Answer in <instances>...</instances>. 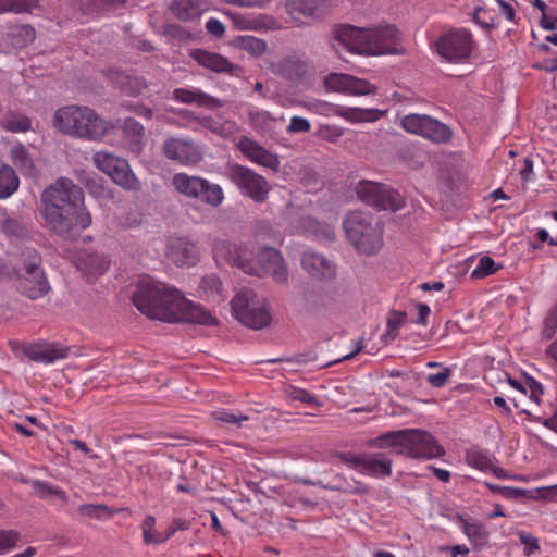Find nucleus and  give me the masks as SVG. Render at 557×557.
<instances>
[{"label":"nucleus","mask_w":557,"mask_h":557,"mask_svg":"<svg viewBox=\"0 0 557 557\" xmlns=\"http://www.w3.org/2000/svg\"><path fill=\"white\" fill-rule=\"evenodd\" d=\"M519 540L522 544L525 545L528 555H530L539 549L537 540L535 537H533L532 535L521 532V533H519Z\"/></svg>","instance_id":"nucleus-60"},{"label":"nucleus","mask_w":557,"mask_h":557,"mask_svg":"<svg viewBox=\"0 0 557 557\" xmlns=\"http://www.w3.org/2000/svg\"><path fill=\"white\" fill-rule=\"evenodd\" d=\"M311 129L310 122L301 116H293L289 125L287 126L288 133H308Z\"/></svg>","instance_id":"nucleus-51"},{"label":"nucleus","mask_w":557,"mask_h":557,"mask_svg":"<svg viewBox=\"0 0 557 557\" xmlns=\"http://www.w3.org/2000/svg\"><path fill=\"white\" fill-rule=\"evenodd\" d=\"M70 348L60 343L38 342L25 345L24 355L30 360L44 364H51L57 360L65 359Z\"/></svg>","instance_id":"nucleus-17"},{"label":"nucleus","mask_w":557,"mask_h":557,"mask_svg":"<svg viewBox=\"0 0 557 557\" xmlns=\"http://www.w3.org/2000/svg\"><path fill=\"white\" fill-rule=\"evenodd\" d=\"M421 137L434 144H445L451 139L453 131L445 123L432 117Z\"/></svg>","instance_id":"nucleus-32"},{"label":"nucleus","mask_w":557,"mask_h":557,"mask_svg":"<svg viewBox=\"0 0 557 557\" xmlns=\"http://www.w3.org/2000/svg\"><path fill=\"white\" fill-rule=\"evenodd\" d=\"M432 116L426 114L410 113L401 117L400 126L410 134L422 136Z\"/></svg>","instance_id":"nucleus-39"},{"label":"nucleus","mask_w":557,"mask_h":557,"mask_svg":"<svg viewBox=\"0 0 557 557\" xmlns=\"http://www.w3.org/2000/svg\"><path fill=\"white\" fill-rule=\"evenodd\" d=\"M239 26L243 29L260 30L264 27V24L262 23V21L260 18L255 17V18H248V20L243 21L239 24Z\"/></svg>","instance_id":"nucleus-62"},{"label":"nucleus","mask_w":557,"mask_h":557,"mask_svg":"<svg viewBox=\"0 0 557 557\" xmlns=\"http://www.w3.org/2000/svg\"><path fill=\"white\" fill-rule=\"evenodd\" d=\"M287 396L292 401H299L311 407H318L321 405L315 396L299 387L290 386L287 389Z\"/></svg>","instance_id":"nucleus-45"},{"label":"nucleus","mask_w":557,"mask_h":557,"mask_svg":"<svg viewBox=\"0 0 557 557\" xmlns=\"http://www.w3.org/2000/svg\"><path fill=\"white\" fill-rule=\"evenodd\" d=\"M356 193L363 202L382 210L397 211L405 206V199L397 190L372 181L359 182Z\"/></svg>","instance_id":"nucleus-9"},{"label":"nucleus","mask_w":557,"mask_h":557,"mask_svg":"<svg viewBox=\"0 0 557 557\" xmlns=\"http://www.w3.org/2000/svg\"><path fill=\"white\" fill-rule=\"evenodd\" d=\"M444 453V448L429 432L418 429H407L405 456L414 459H432L442 457Z\"/></svg>","instance_id":"nucleus-13"},{"label":"nucleus","mask_w":557,"mask_h":557,"mask_svg":"<svg viewBox=\"0 0 557 557\" xmlns=\"http://www.w3.org/2000/svg\"><path fill=\"white\" fill-rule=\"evenodd\" d=\"M171 9L183 21L198 18L203 12V7L199 0H175Z\"/></svg>","instance_id":"nucleus-33"},{"label":"nucleus","mask_w":557,"mask_h":557,"mask_svg":"<svg viewBox=\"0 0 557 557\" xmlns=\"http://www.w3.org/2000/svg\"><path fill=\"white\" fill-rule=\"evenodd\" d=\"M497 270L498 267H496L495 261L491 257H482L472 270L471 277L483 278L495 273Z\"/></svg>","instance_id":"nucleus-46"},{"label":"nucleus","mask_w":557,"mask_h":557,"mask_svg":"<svg viewBox=\"0 0 557 557\" xmlns=\"http://www.w3.org/2000/svg\"><path fill=\"white\" fill-rule=\"evenodd\" d=\"M348 242L360 255H376L383 247V226L370 213L350 212L344 220Z\"/></svg>","instance_id":"nucleus-6"},{"label":"nucleus","mask_w":557,"mask_h":557,"mask_svg":"<svg viewBox=\"0 0 557 557\" xmlns=\"http://www.w3.org/2000/svg\"><path fill=\"white\" fill-rule=\"evenodd\" d=\"M168 256L178 267H190L198 261L195 244L185 238H174L169 244Z\"/></svg>","instance_id":"nucleus-23"},{"label":"nucleus","mask_w":557,"mask_h":557,"mask_svg":"<svg viewBox=\"0 0 557 557\" xmlns=\"http://www.w3.org/2000/svg\"><path fill=\"white\" fill-rule=\"evenodd\" d=\"M11 159L24 176L35 177L37 175L34 161L22 144H16L11 148Z\"/></svg>","instance_id":"nucleus-29"},{"label":"nucleus","mask_w":557,"mask_h":557,"mask_svg":"<svg viewBox=\"0 0 557 557\" xmlns=\"http://www.w3.org/2000/svg\"><path fill=\"white\" fill-rule=\"evenodd\" d=\"M235 318L244 325L260 330L271 322L264 299L250 288H242L232 300Z\"/></svg>","instance_id":"nucleus-7"},{"label":"nucleus","mask_w":557,"mask_h":557,"mask_svg":"<svg viewBox=\"0 0 557 557\" xmlns=\"http://www.w3.org/2000/svg\"><path fill=\"white\" fill-rule=\"evenodd\" d=\"M338 40L348 50L359 54L385 55L404 53V48L400 45V34L393 25L369 29L346 26L338 32Z\"/></svg>","instance_id":"nucleus-4"},{"label":"nucleus","mask_w":557,"mask_h":557,"mask_svg":"<svg viewBox=\"0 0 557 557\" xmlns=\"http://www.w3.org/2000/svg\"><path fill=\"white\" fill-rule=\"evenodd\" d=\"M18 288L30 299L40 298L49 290L48 281L35 260L25 264Z\"/></svg>","instance_id":"nucleus-15"},{"label":"nucleus","mask_w":557,"mask_h":557,"mask_svg":"<svg viewBox=\"0 0 557 557\" xmlns=\"http://www.w3.org/2000/svg\"><path fill=\"white\" fill-rule=\"evenodd\" d=\"M21 540V535L15 530H0V554H4L13 548Z\"/></svg>","instance_id":"nucleus-49"},{"label":"nucleus","mask_w":557,"mask_h":557,"mask_svg":"<svg viewBox=\"0 0 557 557\" xmlns=\"http://www.w3.org/2000/svg\"><path fill=\"white\" fill-rule=\"evenodd\" d=\"M268 232L269 231V237L272 239V242L274 243H281L282 242V236L278 232L274 231L270 225L268 224H261L260 225V228H259V232H258V236H261V232Z\"/></svg>","instance_id":"nucleus-63"},{"label":"nucleus","mask_w":557,"mask_h":557,"mask_svg":"<svg viewBox=\"0 0 557 557\" xmlns=\"http://www.w3.org/2000/svg\"><path fill=\"white\" fill-rule=\"evenodd\" d=\"M407 314L404 311H392L387 318L386 332L382 336L385 344L393 342L398 336V330L405 324Z\"/></svg>","instance_id":"nucleus-41"},{"label":"nucleus","mask_w":557,"mask_h":557,"mask_svg":"<svg viewBox=\"0 0 557 557\" xmlns=\"http://www.w3.org/2000/svg\"><path fill=\"white\" fill-rule=\"evenodd\" d=\"M195 120L202 128L209 129L221 137H228L235 132V123L223 120L222 117H212L208 115L197 116Z\"/></svg>","instance_id":"nucleus-31"},{"label":"nucleus","mask_w":557,"mask_h":557,"mask_svg":"<svg viewBox=\"0 0 557 557\" xmlns=\"http://www.w3.org/2000/svg\"><path fill=\"white\" fill-rule=\"evenodd\" d=\"M126 108L129 111L134 112L136 115L144 117L146 120H151L153 116L152 110L140 103H129L126 106Z\"/></svg>","instance_id":"nucleus-58"},{"label":"nucleus","mask_w":557,"mask_h":557,"mask_svg":"<svg viewBox=\"0 0 557 557\" xmlns=\"http://www.w3.org/2000/svg\"><path fill=\"white\" fill-rule=\"evenodd\" d=\"M189 529V523L184 519H175L172 524L166 529L162 539L164 542L171 539L177 531Z\"/></svg>","instance_id":"nucleus-55"},{"label":"nucleus","mask_w":557,"mask_h":557,"mask_svg":"<svg viewBox=\"0 0 557 557\" xmlns=\"http://www.w3.org/2000/svg\"><path fill=\"white\" fill-rule=\"evenodd\" d=\"M213 418L218 421L233 424L236 426H242L244 421H247L249 418L246 414H236L228 410H218L212 413Z\"/></svg>","instance_id":"nucleus-48"},{"label":"nucleus","mask_w":557,"mask_h":557,"mask_svg":"<svg viewBox=\"0 0 557 557\" xmlns=\"http://www.w3.org/2000/svg\"><path fill=\"white\" fill-rule=\"evenodd\" d=\"M237 44L242 49L250 52L256 57H260L267 50V42L263 39L248 35L239 36L237 38Z\"/></svg>","instance_id":"nucleus-42"},{"label":"nucleus","mask_w":557,"mask_h":557,"mask_svg":"<svg viewBox=\"0 0 557 557\" xmlns=\"http://www.w3.org/2000/svg\"><path fill=\"white\" fill-rule=\"evenodd\" d=\"M290 13L298 12L306 16L319 17L327 9L326 0H297L288 4Z\"/></svg>","instance_id":"nucleus-35"},{"label":"nucleus","mask_w":557,"mask_h":557,"mask_svg":"<svg viewBox=\"0 0 557 557\" xmlns=\"http://www.w3.org/2000/svg\"><path fill=\"white\" fill-rule=\"evenodd\" d=\"M163 153L182 165H196L203 159L201 147L188 138L172 137L164 140Z\"/></svg>","instance_id":"nucleus-14"},{"label":"nucleus","mask_w":557,"mask_h":557,"mask_svg":"<svg viewBox=\"0 0 557 557\" xmlns=\"http://www.w3.org/2000/svg\"><path fill=\"white\" fill-rule=\"evenodd\" d=\"M248 120L250 125L260 132H269L275 124V119L268 111L258 108L248 110Z\"/></svg>","instance_id":"nucleus-40"},{"label":"nucleus","mask_w":557,"mask_h":557,"mask_svg":"<svg viewBox=\"0 0 557 557\" xmlns=\"http://www.w3.org/2000/svg\"><path fill=\"white\" fill-rule=\"evenodd\" d=\"M34 494L41 498V499H57L61 506L65 505L67 503V495L66 493L48 482L34 480L30 482Z\"/></svg>","instance_id":"nucleus-34"},{"label":"nucleus","mask_w":557,"mask_h":557,"mask_svg":"<svg viewBox=\"0 0 557 557\" xmlns=\"http://www.w3.org/2000/svg\"><path fill=\"white\" fill-rule=\"evenodd\" d=\"M109 259L99 252H88L79 261V268L90 276L103 274L109 268Z\"/></svg>","instance_id":"nucleus-30"},{"label":"nucleus","mask_w":557,"mask_h":557,"mask_svg":"<svg viewBox=\"0 0 557 557\" xmlns=\"http://www.w3.org/2000/svg\"><path fill=\"white\" fill-rule=\"evenodd\" d=\"M435 48L443 59L455 63L461 62L472 52V35L465 29L450 30L435 41Z\"/></svg>","instance_id":"nucleus-12"},{"label":"nucleus","mask_w":557,"mask_h":557,"mask_svg":"<svg viewBox=\"0 0 557 557\" xmlns=\"http://www.w3.org/2000/svg\"><path fill=\"white\" fill-rule=\"evenodd\" d=\"M461 523L463 533L475 548L482 549L487 546L490 532L483 523L470 520H462Z\"/></svg>","instance_id":"nucleus-28"},{"label":"nucleus","mask_w":557,"mask_h":557,"mask_svg":"<svg viewBox=\"0 0 557 557\" xmlns=\"http://www.w3.org/2000/svg\"><path fill=\"white\" fill-rule=\"evenodd\" d=\"M20 185L15 171L9 165L0 168V199H7L13 195Z\"/></svg>","instance_id":"nucleus-37"},{"label":"nucleus","mask_w":557,"mask_h":557,"mask_svg":"<svg viewBox=\"0 0 557 557\" xmlns=\"http://www.w3.org/2000/svg\"><path fill=\"white\" fill-rule=\"evenodd\" d=\"M53 125L61 133L91 140L102 139L113 125L101 119L88 107L67 106L59 109L53 116Z\"/></svg>","instance_id":"nucleus-5"},{"label":"nucleus","mask_w":557,"mask_h":557,"mask_svg":"<svg viewBox=\"0 0 557 557\" xmlns=\"http://www.w3.org/2000/svg\"><path fill=\"white\" fill-rule=\"evenodd\" d=\"M543 386L541 383L535 381L532 377H528L527 380V394H529L530 398L536 403L537 405L541 401V395L543 394Z\"/></svg>","instance_id":"nucleus-52"},{"label":"nucleus","mask_w":557,"mask_h":557,"mask_svg":"<svg viewBox=\"0 0 557 557\" xmlns=\"http://www.w3.org/2000/svg\"><path fill=\"white\" fill-rule=\"evenodd\" d=\"M120 123L127 148L132 152L139 153L144 146L145 127L133 117H127Z\"/></svg>","instance_id":"nucleus-25"},{"label":"nucleus","mask_w":557,"mask_h":557,"mask_svg":"<svg viewBox=\"0 0 557 557\" xmlns=\"http://www.w3.org/2000/svg\"><path fill=\"white\" fill-rule=\"evenodd\" d=\"M197 292L200 298L212 302L219 304L224 300L222 282L215 274L203 276L199 282Z\"/></svg>","instance_id":"nucleus-27"},{"label":"nucleus","mask_w":557,"mask_h":557,"mask_svg":"<svg viewBox=\"0 0 557 557\" xmlns=\"http://www.w3.org/2000/svg\"><path fill=\"white\" fill-rule=\"evenodd\" d=\"M42 216L49 228L65 240H74L91 224L83 189L60 177L41 194Z\"/></svg>","instance_id":"nucleus-2"},{"label":"nucleus","mask_w":557,"mask_h":557,"mask_svg":"<svg viewBox=\"0 0 557 557\" xmlns=\"http://www.w3.org/2000/svg\"><path fill=\"white\" fill-rule=\"evenodd\" d=\"M0 124L4 129L13 133H24L32 127L30 119L16 111H8L3 115Z\"/></svg>","instance_id":"nucleus-36"},{"label":"nucleus","mask_w":557,"mask_h":557,"mask_svg":"<svg viewBox=\"0 0 557 557\" xmlns=\"http://www.w3.org/2000/svg\"><path fill=\"white\" fill-rule=\"evenodd\" d=\"M206 29L209 34L215 37H222L225 33V26L218 18H209L206 23Z\"/></svg>","instance_id":"nucleus-56"},{"label":"nucleus","mask_w":557,"mask_h":557,"mask_svg":"<svg viewBox=\"0 0 557 557\" xmlns=\"http://www.w3.org/2000/svg\"><path fill=\"white\" fill-rule=\"evenodd\" d=\"M325 84L334 91L352 96H364L376 92V87L370 82L348 74H330L325 78Z\"/></svg>","instance_id":"nucleus-16"},{"label":"nucleus","mask_w":557,"mask_h":557,"mask_svg":"<svg viewBox=\"0 0 557 557\" xmlns=\"http://www.w3.org/2000/svg\"><path fill=\"white\" fill-rule=\"evenodd\" d=\"M191 57L197 63L215 73H226L237 76L242 69L230 62L225 57L202 49H196Z\"/></svg>","instance_id":"nucleus-20"},{"label":"nucleus","mask_w":557,"mask_h":557,"mask_svg":"<svg viewBox=\"0 0 557 557\" xmlns=\"http://www.w3.org/2000/svg\"><path fill=\"white\" fill-rule=\"evenodd\" d=\"M39 0H12V12H29L38 5Z\"/></svg>","instance_id":"nucleus-54"},{"label":"nucleus","mask_w":557,"mask_h":557,"mask_svg":"<svg viewBox=\"0 0 557 557\" xmlns=\"http://www.w3.org/2000/svg\"><path fill=\"white\" fill-rule=\"evenodd\" d=\"M132 300L135 307L150 319L168 323H216V319L210 312L186 299L178 289L149 277L138 282Z\"/></svg>","instance_id":"nucleus-1"},{"label":"nucleus","mask_w":557,"mask_h":557,"mask_svg":"<svg viewBox=\"0 0 557 557\" xmlns=\"http://www.w3.org/2000/svg\"><path fill=\"white\" fill-rule=\"evenodd\" d=\"M369 113L370 111H364L360 109H347L342 113V116L351 122H362L370 120L369 117L366 116Z\"/></svg>","instance_id":"nucleus-57"},{"label":"nucleus","mask_w":557,"mask_h":557,"mask_svg":"<svg viewBox=\"0 0 557 557\" xmlns=\"http://www.w3.org/2000/svg\"><path fill=\"white\" fill-rule=\"evenodd\" d=\"M368 445L377 449H389L392 453L405 455L407 447V429L389 431L369 440Z\"/></svg>","instance_id":"nucleus-24"},{"label":"nucleus","mask_w":557,"mask_h":557,"mask_svg":"<svg viewBox=\"0 0 557 557\" xmlns=\"http://www.w3.org/2000/svg\"><path fill=\"white\" fill-rule=\"evenodd\" d=\"M467 462L469 466L484 472L490 471V469H492V459L485 451L472 450L468 453Z\"/></svg>","instance_id":"nucleus-44"},{"label":"nucleus","mask_w":557,"mask_h":557,"mask_svg":"<svg viewBox=\"0 0 557 557\" xmlns=\"http://www.w3.org/2000/svg\"><path fill=\"white\" fill-rule=\"evenodd\" d=\"M337 458L363 475L381 478L392 474L393 462L384 453L354 454L343 451L337 454Z\"/></svg>","instance_id":"nucleus-10"},{"label":"nucleus","mask_w":557,"mask_h":557,"mask_svg":"<svg viewBox=\"0 0 557 557\" xmlns=\"http://www.w3.org/2000/svg\"><path fill=\"white\" fill-rule=\"evenodd\" d=\"M78 512L87 518L102 519L110 517L111 511L106 505L85 504L78 507Z\"/></svg>","instance_id":"nucleus-47"},{"label":"nucleus","mask_w":557,"mask_h":557,"mask_svg":"<svg viewBox=\"0 0 557 557\" xmlns=\"http://www.w3.org/2000/svg\"><path fill=\"white\" fill-rule=\"evenodd\" d=\"M96 168L111 177V180L126 190L137 191L141 184L133 173L128 162L109 151H97L92 156Z\"/></svg>","instance_id":"nucleus-8"},{"label":"nucleus","mask_w":557,"mask_h":557,"mask_svg":"<svg viewBox=\"0 0 557 557\" xmlns=\"http://www.w3.org/2000/svg\"><path fill=\"white\" fill-rule=\"evenodd\" d=\"M213 255L219 264L234 265L249 275H268L278 284L288 282L289 272L284 257L273 247L262 246L256 250L248 245L216 240Z\"/></svg>","instance_id":"nucleus-3"},{"label":"nucleus","mask_w":557,"mask_h":557,"mask_svg":"<svg viewBox=\"0 0 557 557\" xmlns=\"http://www.w3.org/2000/svg\"><path fill=\"white\" fill-rule=\"evenodd\" d=\"M431 470L433 471L434 475L441 482H444V483L449 482V480H450V472L448 470L441 469V468H435V467H431Z\"/></svg>","instance_id":"nucleus-64"},{"label":"nucleus","mask_w":557,"mask_h":557,"mask_svg":"<svg viewBox=\"0 0 557 557\" xmlns=\"http://www.w3.org/2000/svg\"><path fill=\"white\" fill-rule=\"evenodd\" d=\"M199 196L196 199L212 207L220 206L224 200V193L218 184H212L202 178V187L199 188Z\"/></svg>","instance_id":"nucleus-38"},{"label":"nucleus","mask_w":557,"mask_h":557,"mask_svg":"<svg viewBox=\"0 0 557 557\" xmlns=\"http://www.w3.org/2000/svg\"><path fill=\"white\" fill-rule=\"evenodd\" d=\"M273 74L287 79H300L305 77L309 70V63L296 55H288L270 64Z\"/></svg>","instance_id":"nucleus-22"},{"label":"nucleus","mask_w":557,"mask_h":557,"mask_svg":"<svg viewBox=\"0 0 557 557\" xmlns=\"http://www.w3.org/2000/svg\"><path fill=\"white\" fill-rule=\"evenodd\" d=\"M156 519L153 516H146L141 523L143 537L145 544H160L164 543L161 534L154 530Z\"/></svg>","instance_id":"nucleus-43"},{"label":"nucleus","mask_w":557,"mask_h":557,"mask_svg":"<svg viewBox=\"0 0 557 557\" xmlns=\"http://www.w3.org/2000/svg\"><path fill=\"white\" fill-rule=\"evenodd\" d=\"M227 175L243 195L259 203L267 200L271 187L268 181L253 170L240 164H232Z\"/></svg>","instance_id":"nucleus-11"},{"label":"nucleus","mask_w":557,"mask_h":557,"mask_svg":"<svg viewBox=\"0 0 557 557\" xmlns=\"http://www.w3.org/2000/svg\"><path fill=\"white\" fill-rule=\"evenodd\" d=\"M453 371L449 368H443L442 371L437 373H430L426 376V382L435 388H441L445 386L449 377L451 376Z\"/></svg>","instance_id":"nucleus-50"},{"label":"nucleus","mask_w":557,"mask_h":557,"mask_svg":"<svg viewBox=\"0 0 557 557\" xmlns=\"http://www.w3.org/2000/svg\"><path fill=\"white\" fill-rule=\"evenodd\" d=\"M238 148L247 159L256 164L274 171L280 168L278 157L249 137H240Z\"/></svg>","instance_id":"nucleus-18"},{"label":"nucleus","mask_w":557,"mask_h":557,"mask_svg":"<svg viewBox=\"0 0 557 557\" xmlns=\"http://www.w3.org/2000/svg\"><path fill=\"white\" fill-rule=\"evenodd\" d=\"M495 2L498 5L500 14L504 15L506 20L515 22L516 13L512 5L505 0H495Z\"/></svg>","instance_id":"nucleus-59"},{"label":"nucleus","mask_w":557,"mask_h":557,"mask_svg":"<svg viewBox=\"0 0 557 557\" xmlns=\"http://www.w3.org/2000/svg\"><path fill=\"white\" fill-rule=\"evenodd\" d=\"M417 309L418 318L414 320V323L419 325H426L428 317L431 313L430 307L425 304H418Z\"/></svg>","instance_id":"nucleus-61"},{"label":"nucleus","mask_w":557,"mask_h":557,"mask_svg":"<svg viewBox=\"0 0 557 557\" xmlns=\"http://www.w3.org/2000/svg\"><path fill=\"white\" fill-rule=\"evenodd\" d=\"M172 98L180 103L196 104L206 109H216L223 107L224 104L220 99L206 94L196 87L175 88L173 90Z\"/></svg>","instance_id":"nucleus-21"},{"label":"nucleus","mask_w":557,"mask_h":557,"mask_svg":"<svg viewBox=\"0 0 557 557\" xmlns=\"http://www.w3.org/2000/svg\"><path fill=\"white\" fill-rule=\"evenodd\" d=\"M557 329V305L552 309L544 322V334L553 337Z\"/></svg>","instance_id":"nucleus-53"},{"label":"nucleus","mask_w":557,"mask_h":557,"mask_svg":"<svg viewBox=\"0 0 557 557\" xmlns=\"http://www.w3.org/2000/svg\"><path fill=\"white\" fill-rule=\"evenodd\" d=\"M300 262L302 269L317 280L332 278L336 273L335 265L323 255L313 250H305Z\"/></svg>","instance_id":"nucleus-19"},{"label":"nucleus","mask_w":557,"mask_h":557,"mask_svg":"<svg viewBox=\"0 0 557 557\" xmlns=\"http://www.w3.org/2000/svg\"><path fill=\"white\" fill-rule=\"evenodd\" d=\"M172 185L181 195L196 199L200 195L199 188L202 187V177L181 172L173 175Z\"/></svg>","instance_id":"nucleus-26"}]
</instances>
